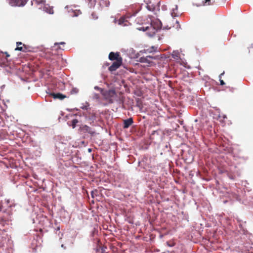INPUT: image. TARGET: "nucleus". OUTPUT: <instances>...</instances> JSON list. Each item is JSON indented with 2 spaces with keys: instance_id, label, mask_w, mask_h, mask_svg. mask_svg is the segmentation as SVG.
<instances>
[{
  "instance_id": "obj_1",
  "label": "nucleus",
  "mask_w": 253,
  "mask_h": 253,
  "mask_svg": "<svg viewBox=\"0 0 253 253\" xmlns=\"http://www.w3.org/2000/svg\"><path fill=\"white\" fill-rule=\"evenodd\" d=\"M102 94L103 96V100L105 101V102L102 103L103 106H106L109 104L113 103L115 98L117 96L116 91L113 89L103 91Z\"/></svg>"
},
{
  "instance_id": "obj_2",
  "label": "nucleus",
  "mask_w": 253,
  "mask_h": 253,
  "mask_svg": "<svg viewBox=\"0 0 253 253\" xmlns=\"http://www.w3.org/2000/svg\"><path fill=\"white\" fill-rule=\"evenodd\" d=\"M155 59V57L152 56H147L146 57L142 56L138 58V61L141 63L145 64V66H151L154 64L153 60Z\"/></svg>"
},
{
  "instance_id": "obj_3",
  "label": "nucleus",
  "mask_w": 253,
  "mask_h": 253,
  "mask_svg": "<svg viewBox=\"0 0 253 253\" xmlns=\"http://www.w3.org/2000/svg\"><path fill=\"white\" fill-rule=\"evenodd\" d=\"M160 27L159 25H158L157 27H155L153 24V23L152 22L150 26L147 27L143 26L142 27L141 29L143 31H148V34L150 36H152L156 33L157 30L159 29Z\"/></svg>"
},
{
  "instance_id": "obj_4",
  "label": "nucleus",
  "mask_w": 253,
  "mask_h": 253,
  "mask_svg": "<svg viewBox=\"0 0 253 253\" xmlns=\"http://www.w3.org/2000/svg\"><path fill=\"white\" fill-rule=\"evenodd\" d=\"M123 59L114 61L113 64L109 67L108 69L110 72H113L118 69L122 64Z\"/></svg>"
},
{
  "instance_id": "obj_5",
  "label": "nucleus",
  "mask_w": 253,
  "mask_h": 253,
  "mask_svg": "<svg viewBox=\"0 0 253 253\" xmlns=\"http://www.w3.org/2000/svg\"><path fill=\"white\" fill-rule=\"evenodd\" d=\"M109 59L111 61L115 60V61H118V60H120L121 59H123L122 57L121 56V55L119 52H111L109 54Z\"/></svg>"
},
{
  "instance_id": "obj_6",
  "label": "nucleus",
  "mask_w": 253,
  "mask_h": 253,
  "mask_svg": "<svg viewBox=\"0 0 253 253\" xmlns=\"http://www.w3.org/2000/svg\"><path fill=\"white\" fill-rule=\"evenodd\" d=\"M16 44L17 47L15 49V50H19L25 52L30 51L28 49L27 46L24 44H23L21 42H17Z\"/></svg>"
},
{
  "instance_id": "obj_7",
  "label": "nucleus",
  "mask_w": 253,
  "mask_h": 253,
  "mask_svg": "<svg viewBox=\"0 0 253 253\" xmlns=\"http://www.w3.org/2000/svg\"><path fill=\"white\" fill-rule=\"evenodd\" d=\"M80 128L84 132H87L93 135L95 134V131L93 130L91 128L86 125H82Z\"/></svg>"
},
{
  "instance_id": "obj_8",
  "label": "nucleus",
  "mask_w": 253,
  "mask_h": 253,
  "mask_svg": "<svg viewBox=\"0 0 253 253\" xmlns=\"http://www.w3.org/2000/svg\"><path fill=\"white\" fill-rule=\"evenodd\" d=\"M49 96H52L54 99H58L59 100H63L66 98V96L61 93H55L54 92H51L49 93Z\"/></svg>"
},
{
  "instance_id": "obj_9",
  "label": "nucleus",
  "mask_w": 253,
  "mask_h": 253,
  "mask_svg": "<svg viewBox=\"0 0 253 253\" xmlns=\"http://www.w3.org/2000/svg\"><path fill=\"white\" fill-rule=\"evenodd\" d=\"M146 7L150 11H153L155 10L156 5L155 4L152 3L150 0H145Z\"/></svg>"
},
{
  "instance_id": "obj_10",
  "label": "nucleus",
  "mask_w": 253,
  "mask_h": 253,
  "mask_svg": "<svg viewBox=\"0 0 253 253\" xmlns=\"http://www.w3.org/2000/svg\"><path fill=\"white\" fill-rule=\"evenodd\" d=\"M133 123V119L132 118L124 120V128H127Z\"/></svg>"
},
{
  "instance_id": "obj_11",
  "label": "nucleus",
  "mask_w": 253,
  "mask_h": 253,
  "mask_svg": "<svg viewBox=\"0 0 253 253\" xmlns=\"http://www.w3.org/2000/svg\"><path fill=\"white\" fill-rule=\"evenodd\" d=\"M128 22L125 17H122L118 21V24L122 26L128 25Z\"/></svg>"
},
{
  "instance_id": "obj_12",
  "label": "nucleus",
  "mask_w": 253,
  "mask_h": 253,
  "mask_svg": "<svg viewBox=\"0 0 253 253\" xmlns=\"http://www.w3.org/2000/svg\"><path fill=\"white\" fill-rule=\"evenodd\" d=\"M180 13L178 11V6L177 5H174L172 8L171 15L173 17L178 16Z\"/></svg>"
},
{
  "instance_id": "obj_13",
  "label": "nucleus",
  "mask_w": 253,
  "mask_h": 253,
  "mask_svg": "<svg viewBox=\"0 0 253 253\" xmlns=\"http://www.w3.org/2000/svg\"><path fill=\"white\" fill-rule=\"evenodd\" d=\"M157 48L154 46H152L150 48H148L146 49H143L140 51V54L143 53H151L153 51H155L156 50Z\"/></svg>"
},
{
  "instance_id": "obj_14",
  "label": "nucleus",
  "mask_w": 253,
  "mask_h": 253,
  "mask_svg": "<svg viewBox=\"0 0 253 253\" xmlns=\"http://www.w3.org/2000/svg\"><path fill=\"white\" fill-rule=\"evenodd\" d=\"M22 0H9V1L8 2L9 4L11 6H19V5H14L16 4L17 3H19L20 1H21Z\"/></svg>"
},
{
  "instance_id": "obj_15",
  "label": "nucleus",
  "mask_w": 253,
  "mask_h": 253,
  "mask_svg": "<svg viewBox=\"0 0 253 253\" xmlns=\"http://www.w3.org/2000/svg\"><path fill=\"white\" fill-rule=\"evenodd\" d=\"M99 4L102 6H108L110 2L108 0H99Z\"/></svg>"
},
{
  "instance_id": "obj_16",
  "label": "nucleus",
  "mask_w": 253,
  "mask_h": 253,
  "mask_svg": "<svg viewBox=\"0 0 253 253\" xmlns=\"http://www.w3.org/2000/svg\"><path fill=\"white\" fill-rule=\"evenodd\" d=\"M65 44V42H55L54 45V47H56V49H63V48H61L60 46H59V45H64Z\"/></svg>"
},
{
  "instance_id": "obj_17",
  "label": "nucleus",
  "mask_w": 253,
  "mask_h": 253,
  "mask_svg": "<svg viewBox=\"0 0 253 253\" xmlns=\"http://www.w3.org/2000/svg\"><path fill=\"white\" fill-rule=\"evenodd\" d=\"M79 123V121L77 119H73L71 122V126L73 128L76 127L77 124Z\"/></svg>"
},
{
  "instance_id": "obj_18",
  "label": "nucleus",
  "mask_w": 253,
  "mask_h": 253,
  "mask_svg": "<svg viewBox=\"0 0 253 253\" xmlns=\"http://www.w3.org/2000/svg\"><path fill=\"white\" fill-rule=\"evenodd\" d=\"M214 0H205V4L206 5H212L214 3Z\"/></svg>"
},
{
  "instance_id": "obj_19",
  "label": "nucleus",
  "mask_w": 253,
  "mask_h": 253,
  "mask_svg": "<svg viewBox=\"0 0 253 253\" xmlns=\"http://www.w3.org/2000/svg\"><path fill=\"white\" fill-rule=\"evenodd\" d=\"M28 0H22V1H20V2H19V3H17L15 5L19 6H24L27 2Z\"/></svg>"
},
{
  "instance_id": "obj_20",
  "label": "nucleus",
  "mask_w": 253,
  "mask_h": 253,
  "mask_svg": "<svg viewBox=\"0 0 253 253\" xmlns=\"http://www.w3.org/2000/svg\"><path fill=\"white\" fill-rule=\"evenodd\" d=\"M98 195V191L97 190H94L92 191L91 192V196L92 198H94L95 196H97Z\"/></svg>"
},
{
  "instance_id": "obj_21",
  "label": "nucleus",
  "mask_w": 253,
  "mask_h": 253,
  "mask_svg": "<svg viewBox=\"0 0 253 253\" xmlns=\"http://www.w3.org/2000/svg\"><path fill=\"white\" fill-rule=\"evenodd\" d=\"M79 92V89L77 88H73L70 92L72 94H75L78 93Z\"/></svg>"
},
{
  "instance_id": "obj_22",
  "label": "nucleus",
  "mask_w": 253,
  "mask_h": 253,
  "mask_svg": "<svg viewBox=\"0 0 253 253\" xmlns=\"http://www.w3.org/2000/svg\"><path fill=\"white\" fill-rule=\"evenodd\" d=\"M224 74V72H223L222 73H221V74L219 75V78H220V85H224V84H225V83H224V82L222 80H221V76H222Z\"/></svg>"
},
{
  "instance_id": "obj_23",
  "label": "nucleus",
  "mask_w": 253,
  "mask_h": 253,
  "mask_svg": "<svg viewBox=\"0 0 253 253\" xmlns=\"http://www.w3.org/2000/svg\"><path fill=\"white\" fill-rule=\"evenodd\" d=\"M100 96L97 93H94L93 94V98L95 99H98Z\"/></svg>"
},
{
  "instance_id": "obj_24",
  "label": "nucleus",
  "mask_w": 253,
  "mask_h": 253,
  "mask_svg": "<svg viewBox=\"0 0 253 253\" xmlns=\"http://www.w3.org/2000/svg\"><path fill=\"white\" fill-rule=\"evenodd\" d=\"M172 56L173 58H175L176 57H178V53L175 51H173V53L172 54Z\"/></svg>"
},
{
  "instance_id": "obj_25",
  "label": "nucleus",
  "mask_w": 253,
  "mask_h": 253,
  "mask_svg": "<svg viewBox=\"0 0 253 253\" xmlns=\"http://www.w3.org/2000/svg\"><path fill=\"white\" fill-rule=\"evenodd\" d=\"M94 89H96V90H100L101 91V93H102V92H103V90L102 88L99 87L98 86H95L94 87Z\"/></svg>"
},
{
  "instance_id": "obj_26",
  "label": "nucleus",
  "mask_w": 253,
  "mask_h": 253,
  "mask_svg": "<svg viewBox=\"0 0 253 253\" xmlns=\"http://www.w3.org/2000/svg\"><path fill=\"white\" fill-rule=\"evenodd\" d=\"M4 54H5L6 57H5L4 60L3 61V62H4L5 60L7 61V58L10 56L9 54L7 52H4Z\"/></svg>"
},
{
  "instance_id": "obj_27",
  "label": "nucleus",
  "mask_w": 253,
  "mask_h": 253,
  "mask_svg": "<svg viewBox=\"0 0 253 253\" xmlns=\"http://www.w3.org/2000/svg\"><path fill=\"white\" fill-rule=\"evenodd\" d=\"M38 3H42L44 2V0H35Z\"/></svg>"
},
{
  "instance_id": "obj_28",
  "label": "nucleus",
  "mask_w": 253,
  "mask_h": 253,
  "mask_svg": "<svg viewBox=\"0 0 253 253\" xmlns=\"http://www.w3.org/2000/svg\"><path fill=\"white\" fill-rule=\"evenodd\" d=\"M90 2H95L96 0H88Z\"/></svg>"
},
{
  "instance_id": "obj_29",
  "label": "nucleus",
  "mask_w": 253,
  "mask_h": 253,
  "mask_svg": "<svg viewBox=\"0 0 253 253\" xmlns=\"http://www.w3.org/2000/svg\"><path fill=\"white\" fill-rule=\"evenodd\" d=\"M3 54H4V53H3V52H0V57L1 56H3Z\"/></svg>"
},
{
  "instance_id": "obj_30",
  "label": "nucleus",
  "mask_w": 253,
  "mask_h": 253,
  "mask_svg": "<svg viewBox=\"0 0 253 253\" xmlns=\"http://www.w3.org/2000/svg\"><path fill=\"white\" fill-rule=\"evenodd\" d=\"M74 13H75V12H74ZM74 16H77V14H76V13H75Z\"/></svg>"
},
{
  "instance_id": "obj_31",
  "label": "nucleus",
  "mask_w": 253,
  "mask_h": 253,
  "mask_svg": "<svg viewBox=\"0 0 253 253\" xmlns=\"http://www.w3.org/2000/svg\"><path fill=\"white\" fill-rule=\"evenodd\" d=\"M88 151H89V152H90V151H91V149H88Z\"/></svg>"
}]
</instances>
